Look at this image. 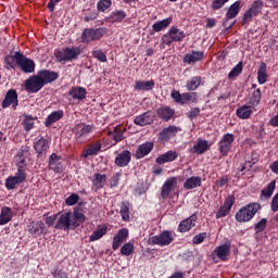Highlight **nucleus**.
I'll use <instances>...</instances> for the list:
<instances>
[{"mask_svg": "<svg viewBox=\"0 0 278 278\" xmlns=\"http://www.w3.org/2000/svg\"><path fill=\"white\" fill-rule=\"evenodd\" d=\"M80 55L81 48L75 46L64 47L54 51V58L59 63L75 62V60H79Z\"/></svg>", "mask_w": 278, "mask_h": 278, "instance_id": "f257e3e1", "label": "nucleus"}, {"mask_svg": "<svg viewBox=\"0 0 278 278\" xmlns=\"http://www.w3.org/2000/svg\"><path fill=\"white\" fill-rule=\"evenodd\" d=\"M262 205L257 202H251L248 205L241 207L235 215L237 223H249L253 220V217L260 210Z\"/></svg>", "mask_w": 278, "mask_h": 278, "instance_id": "f03ea898", "label": "nucleus"}, {"mask_svg": "<svg viewBox=\"0 0 278 278\" xmlns=\"http://www.w3.org/2000/svg\"><path fill=\"white\" fill-rule=\"evenodd\" d=\"M105 34H108L106 27L85 28L80 36V41L88 45L89 42L101 40Z\"/></svg>", "mask_w": 278, "mask_h": 278, "instance_id": "7ed1b4c3", "label": "nucleus"}, {"mask_svg": "<svg viewBox=\"0 0 278 278\" xmlns=\"http://www.w3.org/2000/svg\"><path fill=\"white\" fill-rule=\"evenodd\" d=\"M172 99L175 103H179V105H190V103H199V97L197 92H184L180 93L177 90H172L170 93Z\"/></svg>", "mask_w": 278, "mask_h": 278, "instance_id": "20e7f679", "label": "nucleus"}, {"mask_svg": "<svg viewBox=\"0 0 278 278\" xmlns=\"http://www.w3.org/2000/svg\"><path fill=\"white\" fill-rule=\"evenodd\" d=\"M184 38H186V33L175 26H172L170 29L162 36L161 42L162 45H167V47H170L173 42H181Z\"/></svg>", "mask_w": 278, "mask_h": 278, "instance_id": "39448f33", "label": "nucleus"}, {"mask_svg": "<svg viewBox=\"0 0 278 278\" xmlns=\"http://www.w3.org/2000/svg\"><path fill=\"white\" fill-rule=\"evenodd\" d=\"M236 141V136L233 134H225L218 142V151L222 157H227L229 155V151L233 147V142Z\"/></svg>", "mask_w": 278, "mask_h": 278, "instance_id": "423d86ee", "label": "nucleus"}, {"mask_svg": "<svg viewBox=\"0 0 278 278\" xmlns=\"http://www.w3.org/2000/svg\"><path fill=\"white\" fill-rule=\"evenodd\" d=\"M262 10H264V1L255 0L252 7L243 14L242 25L251 23L253 21V16H257Z\"/></svg>", "mask_w": 278, "mask_h": 278, "instance_id": "0eeeda50", "label": "nucleus"}, {"mask_svg": "<svg viewBox=\"0 0 278 278\" xmlns=\"http://www.w3.org/2000/svg\"><path fill=\"white\" fill-rule=\"evenodd\" d=\"M94 131V124L78 123L74 127V136L76 140H84Z\"/></svg>", "mask_w": 278, "mask_h": 278, "instance_id": "6e6552de", "label": "nucleus"}, {"mask_svg": "<svg viewBox=\"0 0 278 278\" xmlns=\"http://www.w3.org/2000/svg\"><path fill=\"white\" fill-rule=\"evenodd\" d=\"M174 238L170 231L165 230L161 232L159 236H153L148 239V244L155 245L157 244L159 247H168L173 242Z\"/></svg>", "mask_w": 278, "mask_h": 278, "instance_id": "1a4fd4ad", "label": "nucleus"}, {"mask_svg": "<svg viewBox=\"0 0 278 278\" xmlns=\"http://www.w3.org/2000/svg\"><path fill=\"white\" fill-rule=\"evenodd\" d=\"M24 88L26 92L36 93L40 92V89L45 88V85L42 84L40 76L37 74L25 80Z\"/></svg>", "mask_w": 278, "mask_h": 278, "instance_id": "9d476101", "label": "nucleus"}, {"mask_svg": "<svg viewBox=\"0 0 278 278\" xmlns=\"http://www.w3.org/2000/svg\"><path fill=\"white\" fill-rule=\"evenodd\" d=\"M34 149L38 160L46 157L47 153H49V141L45 137L38 136L35 139Z\"/></svg>", "mask_w": 278, "mask_h": 278, "instance_id": "9b49d317", "label": "nucleus"}, {"mask_svg": "<svg viewBox=\"0 0 278 278\" xmlns=\"http://www.w3.org/2000/svg\"><path fill=\"white\" fill-rule=\"evenodd\" d=\"M10 105H12L14 110L18 108V93L15 91V89L8 90L1 103L2 110L10 108Z\"/></svg>", "mask_w": 278, "mask_h": 278, "instance_id": "f8f14e48", "label": "nucleus"}, {"mask_svg": "<svg viewBox=\"0 0 278 278\" xmlns=\"http://www.w3.org/2000/svg\"><path fill=\"white\" fill-rule=\"evenodd\" d=\"M17 66L21 68L22 73L31 74L36 71V62L34 60L25 56V54L22 53V55L17 59Z\"/></svg>", "mask_w": 278, "mask_h": 278, "instance_id": "ddd939ff", "label": "nucleus"}, {"mask_svg": "<svg viewBox=\"0 0 278 278\" xmlns=\"http://www.w3.org/2000/svg\"><path fill=\"white\" fill-rule=\"evenodd\" d=\"M233 203H236V195L235 194L228 195L224 201V204L216 212L215 218L218 219V218H225V216H228L229 212H231V207H233Z\"/></svg>", "mask_w": 278, "mask_h": 278, "instance_id": "4468645a", "label": "nucleus"}, {"mask_svg": "<svg viewBox=\"0 0 278 278\" xmlns=\"http://www.w3.org/2000/svg\"><path fill=\"white\" fill-rule=\"evenodd\" d=\"M203 60H205V52L197 50L189 51L182 58L184 64H189L191 66H194L197 62H203Z\"/></svg>", "mask_w": 278, "mask_h": 278, "instance_id": "2eb2a0df", "label": "nucleus"}, {"mask_svg": "<svg viewBox=\"0 0 278 278\" xmlns=\"http://www.w3.org/2000/svg\"><path fill=\"white\" fill-rule=\"evenodd\" d=\"M71 227H73V219L71 216V212H65L62 214L59 213L54 228L63 229L64 231H68V229H71Z\"/></svg>", "mask_w": 278, "mask_h": 278, "instance_id": "dca6fc26", "label": "nucleus"}, {"mask_svg": "<svg viewBox=\"0 0 278 278\" xmlns=\"http://www.w3.org/2000/svg\"><path fill=\"white\" fill-rule=\"evenodd\" d=\"M155 121V113L153 111H147L135 117L134 123L139 127H147V125L153 124Z\"/></svg>", "mask_w": 278, "mask_h": 278, "instance_id": "f3484780", "label": "nucleus"}, {"mask_svg": "<svg viewBox=\"0 0 278 278\" xmlns=\"http://www.w3.org/2000/svg\"><path fill=\"white\" fill-rule=\"evenodd\" d=\"M197 220H199V216L197 215V213L181 220L178 225L179 233H186L190 231V229H192L193 227H197Z\"/></svg>", "mask_w": 278, "mask_h": 278, "instance_id": "a211bd4d", "label": "nucleus"}, {"mask_svg": "<svg viewBox=\"0 0 278 278\" xmlns=\"http://www.w3.org/2000/svg\"><path fill=\"white\" fill-rule=\"evenodd\" d=\"M127 131V128H125L123 125H117L113 128V130H109L106 134L112 138L113 140V147L115 144H118V142H123L125 140V132Z\"/></svg>", "mask_w": 278, "mask_h": 278, "instance_id": "6ab92c4d", "label": "nucleus"}, {"mask_svg": "<svg viewBox=\"0 0 278 278\" xmlns=\"http://www.w3.org/2000/svg\"><path fill=\"white\" fill-rule=\"evenodd\" d=\"M37 75L39 76V79H41L43 86H47V84H53V81L58 80L60 77L58 72H53L51 70H40Z\"/></svg>", "mask_w": 278, "mask_h": 278, "instance_id": "aec40b11", "label": "nucleus"}, {"mask_svg": "<svg viewBox=\"0 0 278 278\" xmlns=\"http://www.w3.org/2000/svg\"><path fill=\"white\" fill-rule=\"evenodd\" d=\"M177 187V178L170 177L165 180L163 186L161 187V197L162 199L166 200L168 197H170V193L175 188Z\"/></svg>", "mask_w": 278, "mask_h": 278, "instance_id": "412c9836", "label": "nucleus"}, {"mask_svg": "<svg viewBox=\"0 0 278 278\" xmlns=\"http://www.w3.org/2000/svg\"><path fill=\"white\" fill-rule=\"evenodd\" d=\"M178 131H181L179 127L169 125L168 127L163 128L159 134V140H161V142H168L170 138H175L177 136Z\"/></svg>", "mask_w": 278, "mask_h": 278, "instance_id": "4be33fe9", "label": "nucleus"}, {"mask_svg": "<svg viewBox=\"0 0 278 278\" xmlns=\"http://www.w3.org/2000/svg\"><path fill=\"white\" fill-rule=\"evenodd\" d=\"M127 238H129V230L127 228L119 229L117 235H115L113 238V251H118L123 242H126Z\"/></svg>", "mask_w": 278, "mask_h": 278, "instance_id": "5701e85b", "label": "nucleus"}, {"mask_svg": "<svg viewBox=\"0 0 278 278\" xmlns=\"http://www.w3.org/2000/svg\"><path fill=\"white\" fill-rule=\"evenodd\" d=\"M28 232L35 238H39V236L47 233V228L42 220L31 222L28 225Z\"/></svg>", "mask_w": 278, "mask_h": 278, "instance_id": "b1692460", "label": "nucleus"}, {"mask_svg": "<svg viewBox=\"0 0 278 278\" xmlns=\"http://www.w3.org/2000/svg\"><path fill=\"white\" fill-rule=\"evenodd\" d=\"M231 253V243L227 242L218 245L214 251L213 255H216L222 262H227V257Z\"/></svg>", "mask_w": 278, "mask_h": 278, "instance_id": "393cba45", "label": "nucleus"}, {"mask_svg": "<svg viewBox=\"0 0 278 278\" xmlns=\"http://www.w3.org/2000/svg\"><path fill=\"white\" fill-rule=\"evenodd\" d=\"M22 54L23 53L20 51H15L14 54H8L4 58V68H7V71H16V66H18V59Z\"/></svg>", "mask_w": 278, "mask_h": 278, "instance_id": "a878e982", "label": "nucleus"}, {"mask_svg": "<svg viewBox=\"0 0 278 278\" xmlns=\"http://www.w3.org/2000/svg\"><path fill=\"white\" fill-rule=\"evenodd\" d=\"M153 147H155L153 141H147L140 144L135 154L136 160H142V157H147V155L153 151Z\"/></svg>", "mask_w": 278, "mask_h": 278, "instance_id": "bb28decb", "label": "nucleus"}, {"mask_svg": "<svg viewBox=\"0 0 278 278\" xmlns=\"http://www.w3.org/2000/svg\"><path fill=\"white\" fill-rule=\"evenodd\" d=\"M155 88V80H136L134 85V89L137 92H149Z\"/></svg>", "mask_w": 278, "mask_h": 278, "instance_id": "cd10ccee", "label": "nucleus"}, {"mask_svg": "<svg viewBox=\"0 0 278 278\" xmlns=\"http://www.w3.org/2000/svg\"><path fill=\"white\" fill-rule=\"evenodd\" d=\"M129 162H131V152H129V150L122 151L115 157V165L119 168H125V166H129Z\"/></svg>", "mask_w": 278, "mask_h": 278, "instance_id": "c85d7f7f", "label": "nucleus"}, {"mask_svg": "<svg viewBox=\"0 0 278 278\" xmlns=\"http://www.w3.org/2000/svg\"><path fill=\"white\" fill-rule=\"evenodd\" d=\"M177 157H179V154L177 153V151L169 150V151L165 152L164 154L159 155L155 159V163L160 164V165L168 164L170 162H175V160H177Z\"/></svg>", "mask_w": 278, "mask_h": 278, "instance_id": "c756f323", "label": "nucleus"}, {"mask_svg": "<svg viewBox=\"0 0 278 278\" xmlns=\"http://www.w3.org/2000/svg\"><path fill=\"white\" fill-rule=\"evenodd\" d=\"M62 156L52 153L49 157V168L50 170H53L54 173H62Z\"/></svg>", "mask_w": 278, "mask_h": 278, "instance_id": "7c9ffc66", "label": "nucleus"}, {"mask_svg": "<svg viewBox=\"0 0 278 278\" xmlns=\"http://www.w3.org/2000/svg\"><path fill=\"white\" fill-rule=\"evenodd\" d=\"M207 151H210V144L205 139H198L197 144L190 149V153H197L198 155H203Z\"/></svg>", "mask_w": 278, "mask_h": 278, "instance_id": "2f4dec72", "label": "nucleus"}, {"mask_svg": "<svg viewBox=\"0 0 278 278\" xmlns=\"http://www.w3.org/2000/svg\"><path fill=\"white\" fill-rule=\"evenodd\" d=\"M203 179L200 176H191L184 182L185 190H194V188H201Z\"/></svg>", "mask_w": 278, "mask_h": 278, "instance_id": "473e14b6", "label": "nucleus"}, {"mask_svg": "<svg viewBox=\"0 0 278 278\" xmlns=\"http://www.w3.org/2000/svg\"><path fill=\"white\" fill-rule=\"evenodd\" d=\"M92 186L97 192V190L103 189L105 186V181H108V175L101 174V173H96L93 175V178L91 179Z\"/></svg>", "mask_w": 278, "mask_h": 278, "instance_id": "72a5a7b5", "label": "nucleus"}, {"mask_svg": "<svg viewBox=\"0 0 278 278\" xmlns=\"http://www.w3.org/2000/svg\"><path fill=\"white\" fill-rule=\"evenodd\" d=\"M62 118H64V111L59 110V111H53L52 113H50L46 121H45V126L46 127H51V125H53V123H58V121H62Z\"/></svg>", "mask_w": 278, "mask_h": 278, "instance_id": "f704fd0d", "label": "nucleus"}, {"mask_svg": "<svg viewBox=\"0 0 278 278\" xmlns=\"http://www.w3.org/2000/svg\"><path fill=\"white\" fill-rule=\"evenodd\" d=\"M86 94H88V91L84 87H72L68 91V96L73 99H77L78 101H84V99H86Z\"/></svg>", "mask_w": 278, "mask_h": 278, "instance_id": "c9c22d12", "label": "nucleus"}, {"mask_svg": "<svg viewBox=\"0 0 278 278\" xmlns=\"http://www.w3.org/2000/svg\"><path fill=\"white\" fill-rule=\"evenodd\" d=\"M253 106L249 105H242L239 106L236 111V114L238 118H241L242 121L249 119L250 116L253 114Z\"/></svg>", "mask_w": 278, "mask_h": 278, "instance_id": "e433bc0d", "label": "nucleus"}, {"mask_svg": "<svg viewBox=\"0 0 278 278\" xmlns=\"http://www.w3.org/2000/svg\"><path fill=\"white\" fill-rule=\"evenodd\" d=\"M156 114L162 121H170L175 116V110L170 109V106H163L156 110Z\"/></svg>", "mask_w": 278, "mask_h": 278, "instance_id": "4c0bfd02", "label": "nucleus"}, {"mask_svg": "<svg viewBox=\"0 0 278 278\" xmlns=\"http://www.w3.org/2000/svg\"><path fill=\"white\" fill-rule=\"evenodd\" d=\"M241 7H242L241 0H238L235 3H232L226 13L227 21H231V18H236V16H238V14H240Z\"/></svg>", "mask_w": 278, "mask_h": 278, "instance_id": "58836bf2", "label": "nucleus"}, {"mask_svg": "<svg viewBox=\"0 0 278 278\" xmlns=\"http://www.w3.org/2000/svg\"><path fill=\"white\" fill-rule=\"evenodd\" d=\"M72 216V227H79L86 223V215L79 211L71 212Z\"/></svg>", "mask_w": 278, "mask_h": 278, "instance_id": "ea45409f", "label": "nucleus"}, {"mask_svg": "<svg viewBox=\"0 0 278 278\" xmlns=\"http://www.w3.org/2000/svg\"><path fill=\"white\" fill-rule=\"evenodd\" d=\"M257 81L261 86H264V84H266V81H268V74H267L265 62H261V64L258 66Z\"/></svg>", "mask_w": 278, "mask_h": 278, "instance_id": "a19ab883", "label": "nucleus"}, {"mask_svg": "<svg viewBox=\"0 0 278 278\" xmlns=\"http://www.w3.org/2000/svg\"><path fill=\"white\" fill-rule=\"evenodd\" d=\"M99 151H101V141H96L83 152L81 157L86 160L87 157H90V155H97Z\"/></svg>", "mask_w": 278, "mask_h": 278, "instance_id": "79ce46f5", "label": "nucleus"}, {"mask_svg": "<svg viewBox=\"0 0 278 278\" xmlns=\"http://www.w3.org/2000/svg\"><path fill=\"white\" fill-rule=\"evenodd\" d=\"M260 101H262V89L257 88L252 92V94L249 97V105L251 108H257L260 105Z\"/></svg>", "mask_w": 278, "mask_h": 278, "instance_id": "37998d69", "label": "nucleus"}, {"mask_svg": "<svg viewBox=\"0 0 278 278\" xmlns=\"http://www.w3.org/2000/svg\"><path fill=\"white\" fill-rule=\"evenodd\" d=\"M275 188H276V182H275V180H274V181H270V182L267 185V187L261 191V197H260V199H261V200L268 201V199H270V198L273 197V192H275Z\"/></svg>", "mask_w": 278, "mask_h": 278, "instance_id": "c03bdc74", "label": "nucleus"}, {"mask_svg": "<svg viewBox=\"0 0 278 278\" xmlns=\"http://www.w3.org/2000/svg\"><path fill=\"white\" fill-rule=\"evenodd\" d=\"M170 23H173V17H166L162 21L155 22L152 25V29H153V31L160 33V31L166 29V27H168L170 25Z\"/></svg>", "mask_w": 278, "mask_h": 278, "instance_id": "a18cd8bd", "label": "nucleus"}, {"mask_svg": "<svg viewBox=\"0 0 278 278\" xmlns=\"http://www.w3.org/2000/svg\"><path fill=\"white\" fill-rule=\"evenodd\" d=\"M12 208L4 206L0 213V225H8L12 220Z\"/></svg>", "mask_w": 278, "mask_h": 278, "instance_id": "49530a36", "label": "nucleus"}, {"mask_svg": "<svg viewBox=\"0 0 278 278\" xmlns=\"http://www.w3.org/2000/svg\"><path fill=\"white\" fill-rule=\"evenodd\" d=\"M126 17H127V13H125V11L116 10L110 14L109 18L110 21H112V23H123V21H125Z\"/></svg>", "mask_w": 278, "mask_h": 278, "instance_id": "de8ad7c7", "label": "nucleus"}, {"mask_svg": "<svg viewBox=\"0 0 278 278\" xmlns=\"http://www.w3.org/2000/svg\"><path fill=\"white\" fill-rule=\"evenodd\" d=\"M108 233V226H102L98 230H94L89 237V242H97V240H101Z\"/></svg>", "mask_w": 278, "mask_h": 278, "instance_id": "09e8293b", "label": "nucleus"}, {"mask_svg": "<svg viewBox=\"0 0 278 278\" xmlns=\"http://www.w3.org/2000/svg\"><path fill=\"white\" fill-rule=\"evenodd\" d=\"M244 68V63L240 61L228 74V79L233 80L236 77L242 74V70Z\"/></svg>", "mask_w": 278, "mask_h": 278, "instance_id": "8fccbe9b", "label": "nucleus"}, {"mask_svg": "<svg viewBox=\"0 0 278 278\" xmlns=\"http://www.w3.org/2000/svg\"><path fill=\"white\" fill-rule=\"evenodd\" d=\"M34 123H36V117L24 114L23 127L26 131L34 129Z\"/></svg>", "mask_w": 278, "mask_h": 278, "instance_id": "3c124183", "label": "nucleus"}, {"mask_svg": "<svg viewBox=\"0 0 278 278\" xmlns=\"http://www.w3.org/2000/svg\"><path fill=\"white\" fill-rule=\"evenodd\" d=\"M201 86V77L194 76L191 77L190 80L187 81L186 88L187 90H197Z\"/></svg>", "mask_w": 278, "mask_h": 278, "instance_id": "603ef678", "label": "nucleus"}, {"mask_svg": "<svg viewBox=\"0 0 278 278\" xmlns=\"http://www.w3.org/2000/svg\"><path fill=\"white\" fill-rule=\"evenodd\" d=\"M119 214L122 216V220H129V202L124 201L121 204Z\"/></svg>", "mask_w": 278, "mask_h": 278, "instance_id": "864d4df0", "label": "nucleus"}, {"mask_svg": "<svg viewBox=\"0 0 278 278\" xmlns=\"http://www.w3.org/2000/svg\"><path fill=\"white\" fill-rule=\"evenodd\" d=\"M112 8V0H99L97 3L98 12H105Z\"/></svg>", "mask_w": 278, "mask_h": 278, "instance_id": "5fc2aeb1", "label": "nucleus"}, {"mask_svg": "<svg viewBox=\"0 0 278 278\" xmlns=\"http://www.w3.org/2000/svg\"><path fill=\"white\" fill-rule=\"evenodd\" d=\"M24 152L21 151L16 156H15V164L17 168H25L27 166V161L25 160Z\"/></svg>", "mask_w": 278, "mask_h": 278, "instance_id": "6e6d98bb", "label": "nucleus"}, {"mask_svg": "<svg viewBox=\"0 0 278 278\" xmlns=\"http://www.w3.org/2000/svg\"><path fill=\"white\" fill-rule=\"evenodd\" d=\"M121 253H122V255L129 257V255H131V253H134V243H131V242L125 243L121 248Z\"/></svg>", "mask_w": 278, "mask_h": 278, "instance_id": "4d7b16f0", "label": "nucleus"}, {"mask_svg": "<svg viewBox=\"0 0 278 278\" xmlns=\"http://www.w3.org/2000/svg\"><path fill=\"white\" fill-rule=\"evenodd\" d=\"M92 56L98 60V62L105 63L108 62V55H105V52L103 50H93Z\"/></svg>", "mask_w": 278, "mask_h": 278, "instance_id": "13d9d810", "label": "nucleus"}, {"mask_svg": "<svg viewBox=\"0 0 278 278\" xmlns=\"http://www.w3.org/2000/svg\"><path fill=\"white\" fill-rule=\"evenodd\" d=\"M266 225H268V219L262 218L258 223L254 225V231L256 233H262V231L266 229Z\"/></svg>", "mask_w": 278, "mask_h": 278, "instance_id": "bf43d9fd", "label": "nucleus"}, {"mask_svg": "<svg viewBox=\"0 0 278 278\" xmlns=\"http://www.w3.org/2000/svg\"><path fill=\"white\" fill-rule=\"evenodd\" d=\"M20 182L16 181L14 176H9L5 179V188L7 190H14V188H16V185H18Z\"/></svg>", "mask_w": 278, "mask_h": 278, "instance_id": "052dcab7", "label": "nucleus"}, {"mask_svg": "<svg viewBox=\"0 0 278 278\" xmlns=\"http://www.w3.org/2000/svg\"><path fill=\"white\" fill-rule=\"evenodd\" d=\"M17 182L23 184L27 179V174H25V169L17 168L15 176H13Z\"/></svg>", "mask_w": 278, "mask_h": 278, "instance_id": "680f3d73", "label": "nucleus"}, {"mask_svg": "<svg viewBox=\"0 0 278 278\" xmlns=\"http://www.w3.org/2000/svg\"><path fill=\"white\" fill-rule=\"evenodd\" d=\"M52 277L53 278H70L68 274L64 271L63 269H60V267L55 266L52 270Z\"/></svg>", "mask_w": 278, "mask_h": 278, "instance_id": "e2e57ef3", "label": "nucleus"}, {"mask_svg": "<svg viewBox=\"0 0 278 278\" xmlns=\"http://www.w3.org/2000/svg\"><path fill=\"white\" fill-rule=\"evenodd\" d=\"M207 238V232H200L199 235H195L192 239L193 244H203L205 242V239Z\"/></svg>", "mask_w": 278, "mask_h": 278, "instance_id": "0e129e2a", "label": "nucleus"}, {"mask_svg": "<svg viewBox=\"0 0 278 278\" xmlns=\"http://www.w3.org/2000/svg\"><path fill=\"white\" fill-rule=\"evenodd\" d=\"M79 202V195L76 193H72L70 197L66 198L65 203L66 205L73 206Z\"/></svg>", "mask_w": 278, "mask_h": 278, "instance_id": "69168bd1", "label": "nucleus"}, {"mask_svg": "<svg viewBox=\"0 0 278 278\" xmlns=\"http://www.w3.org/2000/svg\"><path fill=\"white\" fill-rule=\"evenodd\" d=\"M200 114H201V109L195 106V108H192L187 113V117H188L189 121H194V118H197Z\"/></svg>", "mask_w": 278, "mask_h": 278, "instance_id": "338daca9", "label": "nucleus"}, {"mask_svg": "<svg viewBox=\"0 0 278 278\" xmlns=\"http://www.w3.org/2000/svg\"><path fill=\"white\" fill-rule=\"evenodd\" d=\"M270 210L271 212H278V193H276L271 199Z\"/></svg>", "mask_w": 278, "mask_h": 278, "instance_id": "774afa93", "label": "nucleus"}]
</instances>
